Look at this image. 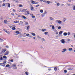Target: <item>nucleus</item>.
Returning <instances> with one entry per match:
<instances>
[{"instance_id":"1","label":"nucleus","mask_w":75,"mask_h":75,"mask_svg":"<svg viewBox=\"0 0 75 75\" xmlns=\"http://www.w3.org/2000/svg\"><path fill=\"white\" fill-rule=\"evenodd\" d=\"M11 67H15V68H14V69H16L17 68V67H16V65L15 64H13L12 65H11Z\"/></svg>"},{"instance_id":"2","label":"nucleus","mask_w":75,"mask_h":75,"mask_svg":"<svg viewBox=\"0 0 75 75\" xmlns=\"http://www.w3.org/2000/svg\"><path fill=\"white\" fill-rule=\"evenodd\" d=\"M60 42L62 44H65V40L64 39H62L60 40Z\"/></svg>"},{"instance_id":"3","label":"nucleus","mask_w":75,"mask_h":75,"mask_svg":"<svg viewBox=\"0 0 75 75\" xmlns=\"http://www.w3.org/2000/svg\"><path fill=\"white\" fill-rule=\"evenodd\" d=\"M4 23L6 24H7L8 23H10L9 21H8L7 20H5L4 21Z\"/></svg>"},{"instance_id":"4","label":"nucleus","mask_w":75,"mask_h":75,"mask_svg":"<svg viewBox=\"0 0 75 75\" xmlns=\"http://www.w3.org/2000/svg\"><path fill=\"white\" fill-rule=\"evenodd\" d=\"M9 54V51H7L4 54V55H7L8 54Z\"/></svg>"},{"instance_id":"5","label":"nucleus","mask_w":75,"mask_h":75,"mask_svg":"<svg viewBox=\"0 0 75 75\" xmlns=\"http://www.w3.org/2000/svg\"><path fill=\"white\" fill-rule=\"evenodd\" d=\"M56 22L58 23L59 24H61V23H62V22L60 20H57L56 21Z\"/></svg>"},{"instance_id":"6","label":"nucleus","mask_w":75,"mask_h":75,"mask_svg":"<svg viewBox=\"0 0 75 75\" xmlns=\"http://www.w3.org/2000/svg\"><path fill=\"white\" fill-rule=\"evenodd\" d=\"M6 49H3L2 50V53H4L6 51Z\"/></svg>"},{"instance_id":"7","label":"nucleus","mask_w":75,"mask_h":75,"mask_svg":"<svg viewBox=\"0 0 75 75\" xmlns=\"http://www.w3.org/2000/svg\"><path fill=\"white\" fill-rule=\"evenodd\" d=\"M49 20L50 21H53V20H54V19L52 17H50L49 18Z\"/></svg>"},{"instance_id":"8","label":"nucleus","mask_w":75,"mask_h":75,"mask_svg":"<svg viewBox=\"0 0 75 75\" xmlns=\"http://www.w3.org/2000/svg\"><path fill=\"white\" fill-rule=\"evenodd\" d=\"M0 65L3 66V67H5V64H4V63H0Z\"/></svg>"},{"instance_id":"9","label":"nucleus","mask_w":75,"mask_h":75,"mask_svg":"<svg viewBox=\"0 0 75 75\" xmlns=\"http://www.w3.org/2000/svg\"><path fill=\"white\" fill-rule=\"evenodd\" d=\"M30 8H31V10H34V7L33 6L31 5L30 6Z\"/></svg>"},{"instance_id":"10","label":"nucleus","mask_w":75,"mask_h":75,"mask_svg":"<svg viewBox=\"0 0 75 75\" xmlns=\"http://www.w3.org/2000/svg\"><path fill=\"white\" fill-rule=\"evenodd\" d=\"M26 13H27V14L25 13V15H26V16H27L28 15V14H30V11H27L26 12Z\"/></svg>"},{"instance_id":"11","label":"nucleus","mask_w":75,"mask_h":75,"mask_svg":"<svg viewBox=\"0 0 75 75\" xmlns=\"http://www.w3.org/2000/svg\"><path fill=\"white\" fill-rule=\"evenodd\" d=\"M27 11V9H25L23 10L22 11V12H25V11Z\"/></svg>"},{"instance_id":"12","label":"nucleus","mask_w":75,"mask_h":75,"mask_svg":"<svg viewBox=\"0 0 75 75\" xmlns=\"http://www.w3.org/2000/svg\"><path fill=\"white\" fill-rule=\"evenodd\" d=\"M63 35L64 36H66V35H68V33H63Z\"/></svg>"},{"instance_id":"13","label":"nucleus","mask_w":75,"mask_h":75,"mask_svg":"<svg viewBox=\"0 0 75 75\" xmlns=\"http://www.w3.org/2000/svg\"><path fill=\"white\" fill-rule=\"evenodd\" d=\"M66 51V49H64L63 50L62 52H63V53H64V52H65Z\"/></svg>"},{"instance_id":"14","label":"nucleus","mask_w":75,"mask_h":75,"mask_svg":"<svg viewBox=\"0 0 75 75\" xmlns=\"http://www.w3.org/2000/svg\"><path fill=\"white\" fill-rule=\"evenodd\" d=\"M46 3L48 4H50V3H51L50 1H46Z\"/></svg>"},{"instance_id":"15","label":"nucleus","mask_w":75,"mask_h":75,"mask_svg":"<svg viewBox=\"0 0 75 75\" xmlns=\"http://www.w3.org/2000/svg\"><path fill=\"white\" fill-rule=\"evenodd\" d=\"M13 23H19V21L18 22L17 21H16L13 22Z\"/></svg>"},{"instance_id":"16","label":"nucleus","mask_w":75,"mask_h":75,"mask_svg":"<svg viewBox=\"0 0 75 75\" xmlns=\"http://www.w3.org/2000/svg\"><path fill=\"white\" fill-rule=\"evenodd\" d=\"M31 34L33 36H35V34L34 33H31Z\"/></svg>"},{"instance_id":"17","label":"nucleus","mask_w":75,"mask_h":75,"mask_svg":"<svg viewBox=\"0 0 75 75\" xmlns=\"http://www.w3.org/2000/svg\"><path fill=\"white\" fill-rule=\"evenodd\" d=\"M51 26H52V28L53 30H54V29H55V27H54V26L53 25H51Z\"/></svg>"},{"instance_id":"18","label":"nucleus","mask_w":75,"mask_h":75,"mask_svg":"<svg viewBox=\"0 0 75 75\" xmlns=\"http://www.w3.org/2000/svg\"><path fill=\"white\" fill-rule=\"evenodd\" d=\"M6 4H8V7L10 8V3H7Z\"/></svg>"},{"instance_id":"19","label":"nucleus","mask_w":75,"mask_h":75,"mask_svg":"<svg viewBox=\"0 0 75 75\" xmlns=\"http://www.w3.org/2000/svg\"><path fill=\"white\" fill-rule=\"evenodd\" d=\"M3 58L5 59H7V57L6 56H3Z\"/></svg>"},{"instance_id":"20","label":"nucleus","mask_w":75,"mask_h":75,"mask_svg":"<svg viewBox=\"0 0 75 75\" xmlns=\"http://www.w3.org/2000/svg\"><path fill=\"white\" fill-rule=\"evenodd\" d=\"M31 2L32 4H34L35 3V1H33V0H31Z\"/></svg>"},{"instance_id":"21","label":"nucleus","mask_w":75,"mask_h":75,"mask_svg":"<svg viewBox=\"0 0 75 75\" xmlns=\"http://www.w3.org/2000/svg\"><path fill=\"white\" fill-rule=\"evenodd\" d=\"M13 1H14L16 2V3H18V0H13Z\"/></svg>"},{"instance_id":"22","label":"nucleus","mask_w":75,"mask_h":75,"mask_svg":"<svg viewBox=\"0 0 75 75\" xmlns=\"http://www.w3.org/2000/svg\"><path fill=\"white\" fill-rule=\"evenodd\" d=\"M22 18H24V19H27V18H26L25 16H23L22 17Z\"/></svg>"},{"instance_id":"23","label":"nucleus","mask_w":75,"mask_h":75,"mask_svg":"<svg viewBox=\"0 0 75 75\" xmlns=\"http://www.w3.org/2000/svg\"><path fill=\"white\" fill-rule=\"evenodd\" d=\"M6 33H7L8 34V35H10V32H8V31H7Z\"/></svg>"},{"instance_id":"24","label":"nucleus","mask_w":75,"mask_h":75,"mask_svg":"<svg viewBox=\"0 0 75 75\" xmlns=\"http://www.w3.org/2000/svg\"><path fill=\"white\" fill-rule=\"evenodd\" d=\"M6 33H7L8 34V35H10V32H8V31H7Z\"/></svg>"},{"instance_id":"25","label":"nucleus","mask_w":75,"mask_h":75,"mask_svg":"<svg viewBox=\"0 0 75 75\" xmlns=\"http://www.w3.org/2000/svg\"><path fill=\"white\" fill-rule=\"evenodd\" d=\"M23 22L21 21L20 23H19V25H21V24H23Z\"/></svg>"},{"instance_id":"26","label":"nucleus","mask_w":75,"mask_h":75,"mask_svg":"<svg viewBox=\"0 0 75 75\" xmlns=\"http://www.w3.org/2000/svg\"><path fill=\"white\" fill-rule=\"evenodd\" d=\"M15 33H16V34H20V32L18 31H16L15 32Z\"/></svg>"},{"instance_id":"27","label":"nucleus","mask_w":75,"mask_h":75,"mask_svg":"<svg viewBox=\"0 0 75 75\" xmlns=\"http://www.w3.org/2000/svg\"><path fill=\"white\" fill-rule=\"evenodd\" d=\"M44 16H45V13H43L42 14L41 16L42 17H44Z\"/></svg>"},{"instance_id":"28","label":"nucleus","mask_w":75,"mask_h":75,"mask_svg":"<svg viewBox=\"0 0 75 75\" xmlns=\"http://www.w3.org/2000/svg\"><path fill=\"white\" fill-rule=\"evenodd\" d=\"M48 32H46L45 33H44V34L45 35H47V34H48Z\"/></svg>"},{"instance_id":"29","label":"nucleus","mask_w":75,"mask_h":75,"mask_svg":"<svg viewBox=\"0 0 75 75\" xmlns=\"http://www.w3.org/2000/svg\"><path fill=\"white\" fill-rule=\"evenodd\" d=\"M67 40L68 42H69V41H72V40H71V39H67Z\"/></svg>"},{"instance_id":"30","label":"nucleus","mask_w":75,"mask_h":75,"mask_svg":"<svg viewBox=\"0 0 75 75\" xmlns=\"http://www.w3.org/2000/svg\"><path fill=\"white\" fill-rule=\"evenodd\" d=\"M72 48H69V51H72Z\"/></svg>"},{"instance_id":"31","label":"nucleus","mask_w":75,"mask_h":75,"mask_svg":"<svg viewBox=\"0 0 75 75\" xmlns=\"http://www.w3.org/2000/svg\"><path fill=\"white\" fill-rule=\"evenodd\" d=\"M40 13H43V10L41 9L40 10Z\"/></svg>"},{"instance_id":"32","label":"nucleus","mask_w":75,"mask_h":75,"mask_svg":"<svg viewBox=\"0 0 75 75\" xmlns=\"http://www.w3.org/2000/svg\"><path fill=\"white\" fill-rule=\"evenodd\" d=\"M25 25H28V22H25Z\"/></svg>"},{"instance_id":"33","label":"nucleus","mask_w":75,"mask_h":75,"mask_svg":"<svg viewBox=\"0 0 75 75\" xmlns=\"http://www.w3.org/2000/svg\"><path fill=\"white\" fill-rule=\"evenodd\" d=\"M12 30H16V28L14 27H13L12 28Z\"/></svg>"},{"instance_id":"34","label":"nucleus","mask_w":75,"mask_h":75,"mask_svg":"<svg viewBox=\"0 0 75 75\" xmlns=\"http://www.w3.org/2000/svg\"><path fill=\"white\" fill-rule=\"evenodd\" d=\"M27 30H28L30 29V26H28L27 27Z\"/></svg>"},{"instance_id":"35","label":"nucleus","mask_w":75,"mask_h":75,"mask_svg":"<svg viewBox=\"0 0 75 75\" xmlns=\"http://www.w3.org/2000/svg\"><path fill=\"white\" fill-rule=\"evenodd\" d=\"M67 5L68 6H71V4H67Z\"/></svg>"},{"instance_id":"36","label":"nucleus","mask_w":75,"mask_h":75,"mask_svg":"<svg viewBox=\"0 0 75 75\" xmlns=\"http://www.w3.org/2000/svg\"><path fill=\"white\" fill-rule=\"evenodd\" d=\"M10 66V65L9 64H7L6 65V67H8Z\"/></svg>"},{"instance_id":"37","label":"nucleus","mask_w":75,"mask_h":75,"mask_svg":"<svg viewBox=\"0 0 75 75\" xmlns=\"http://www.w3.org/2000/svg\"><path fill=\"white\" fill-rule=\"evenodd\" d=\"M62 34V31H61L59 32V34L61 35Z\"/></svg>"},{"instance_id":"38","label":"nucleus","mask_w":75,"mask_h":75,"mask_svg":"<svg viewBox=\"0 0 75 75\" xmlns=\"http://www.w3.org/2000/svg\"><path fill=\"white\" fill-rule=\"evenodd\" d=\"M45 30H46V29H43L42 30V31L44 32V31H45Z\"/></svg>"},{"instance_id":"39","label":"nucleus","mask_w":75,"mask_h":75,"mask_svg":"<svg viewBox=\"0 0 75 75\" xmlns=\"http://www.w3.org/2000/svg\"><path fill=\"white\" fill-rule=\"evenodd\" d=\"M25 74L26 75H28V73L27 72H25Z\"/></svg>"},{"instance_id":"40","label":"nucleus","mask_w":75,"mask_h":75,"mask_svg":"<svg viewBox=\"0 0 75 75\" xmlns=\"http://www.w3.org/2000/svg\"><path fill=\"white\" fill-rule=\"evenodd\" d=\"M34 4H38V2H36V1H35V3H34Z\"/></svg>"},{"instance_id":"41","label":"nucleus","mask_w":75,"mask_h":75,"mask_svg":"<svg viewBox=\"0 0 75 75\" xmlns=\"http://www.w3.org/2000/svg\"><path fill=\"white\" fill-rule=\"evenodd\" d=\"M11 16H14V14L13 13H11Z\"/></svg>"},{"instance_id":"42","label":"nucleus","mask_w":75,"mask_h":75,"mask_svg":"<svg viewBox=\"0 0 75 75\" xmlns=\"http://www.w3.org/2000/svg\"><path fill=\"white\" fill-rule=\"evenodd\" d=\"M73 10H75V6H73Z\"/></svg>"},{"instance_id":"43","label":"nucleus","mask_w":75,"mask_h":75,"mask_svg":"<svg viewBox=\"0 0 75 75\" xmlns=\"http://www.w3.org/2000/svg\"><path fill=\"white\" fill-rule=\"evenodd\" d=\"M19 7H23V5L19 4Z\"/></svg>"},{"instance_id":"44","label":"nucleus","mask_w":75,"mask_h":75,"mask_svg":"<svg viewBox=\"0 0 75 75\" xmlns=\"http://www.w3.org/2000/svg\"><path fill=\"white\" fill-rule=\"evenodd\" d=\"M5 6V4L4 3H3L2 5V7H4Z\"/></svg>"},{"instance_id":"45","label":"nucleus","mask_w":75,"mask_h":75,"mask_svg":"<svg viewBox=\"0 0 75 75\" xmlns=\"http://www.w3.org/2000/svg\"><path fill=\"white\" fill-rule=\"evenodd\" d=\"M32 18H35V16H34L33 15V16H32Z\"/></svg>"},{"instance_id":"46","label":"nucleus","mask_w":75,"mask_h":75,"mask_svg":"<svg viewBox=\"0 0 75 75\" xmlns=\"http://www.w3.org/2000/svg\"><path fill=\"white\" fill-rule=\"evenodd\" d=\"M57 6H59V3H57Z\"/></svg>"},{"instance_id":"47","label":"nucleus","mask_w":75,"mask_h":75,"mask_svg":"<svg viewBox=\"0 0 75 75\" xmlns=\"http://www.w3.org/2000/svg\"><path fill=\"white\" fill-rule=\"evenodd\" d=\"M61 26H59L58 27V29H59V30H60V29H61Z\"/></svg>"},{"instance_id":"48","label":"nucleus","mask_w":75,"mask_h":75,"mask_svg":"<svg viewBox=\"0 0 75 75\" xmlns=\"http://www.w3.org/2000/svg\"><path fill=\"white\" fill-rule=\"evenodd\" d=\"M30 16H34V15H33V14L32 13H31L30 14Z\"/></svg>"},{"instance_id":"49","label":"nucleus","mask_w":75,"mask_h":75,"mask_svg":"<svg viewBox=\"0 0 75 75\" xmlns=\"http://www.w3.org/2000/svg\"><path fill=\"white\" fill-rule=\"evenodd\" d=\"M38 38H39L40 39L41 38V37H40V36L38 35Z\"/></svg>"},{"instance_id":"50","label":"nucleus","mask_w":75,"mask_h":75,"mask_svg":"<svg viewBox=\"0 0 75 75\" xmlns=\"http://www.w3.org/2000/svg\"><path fill=\"white\" fill-rule=\"evenodd\" d=\"M54 32H55V33H56V32L57 31V30L56 29L54 30Z\"/></svg>"},{"instance_id":"51","label":"nucleus","mask_w":75,"mask_h":75,"mask_svg":"<svg viewBox=\"0 0 75 75\" xmlns=\"http://www.w3.org/2000/svg\"><path fill=\"white\" fill-rule=\"evenodd\" d=\"M54 70H55V71H57V68L56 67H54Z\"/></svg>"},{"instance_id":"52","label":"nucleus","mask_w":75,"mask_h":75,"mask_svg":"<svg viewBox=\"0 0 75 75\" xmlns=\"http://www.w3.org/2000/svg\"><path fill=\"white\" fill-rule=\"evenodd\" d=\"M41 40H42V41H45V39H44V38H42Z\"/></svg>"},{"instance_id":"53","label":"nucleus","mask_w":75,"mask_h":75,"mask_svg":"<svg viewBox=\"0 0 75 75\" xmlns=\"http://www.w3.org/2000/svg\"><path fill=\"white\" fill-rule=\"evenodd\" d=\"M0 41H3V39L0 38Z\"/></svg>"},{"instance_id":"54","label":"nucleus","mask_w":75,"mask_h":75,"mask_svg":"<svg viewBox=\"0 0 75 75\" xmlns=\"http://www.w3.org/2000/svg\"><path fill=\"white\" fill-rule=\"evenodd\" d=\"M64 72L65 73H67V71L66 70H65Z\"/></svg>"},{"instance_id":"55","label":"nucleus","mask_w":75,"mask_h":75,"mask_svg":"<svg viewBox=\"0 0 75 75\" xmlns=\"http://www.w3.org/2000/svg\"><path fill=\"white\" fill-rule=\"evenodd\" d=\"M26 35L27 37H28V36L29 35V34H26Z\"/></svg>"},{"instance_id":"56","label":"nucleus","mask_w":75,"mask_h":75,"mask_svg":"<svg viewBox=\"0 0 75 75\" xmlns=\"http://www.w3.org/2000/svg\"><path fill=\"white\" fill-rule=\"evenodd\" d=\"M12 10L13 11V12H16V10H15V9H13Z\"/></svg>"},{"instance_id":"57","label":"nucleus","mask_w":75,"mask_h":75,"mask_svg":"<svg viewBox=\"0 0 75 75\" xmlns=\"http://www.w3.org/2000/svg\"><path fill=\"white\" fill-rule=\"evenodd\" d=\"M4 31H5V32H6H6L7 31V30H6V29H3Z\"/></svg>"},{"instance_id":"58","label":"nucleus","mask_w":75,"mask_h":75,"mask_svg":"<svg viewBox=\"0 0 75 75\" xmlns=\"http://www.w3.org/2000/svg\"><path fill=\"white\" fill-rule=\"evenodd\" d=\"M6 48H9V47L8 46H6Z\"/></svg>"},{"instance_id":"59","label":"nucleus","mask_w":75,"mask_h":75,"mask_svg":"<svg viewBox=\"0 0 75 75\" xmlns=\"http://www.w3.org/2000/svg\"><path fill=\"white\" fill-rule=\"evenodd\" d=\"M56 33V34H58V31H57Z\"/></svg>"},{"instance_id":"60","label":"nucleus","mask_w":75,"mask_h":75,"mask_svg":"<svg viewBox=\"0 0 75 75\" xmlns=\"http://www.w3.org/2000/svg\"><path fill=\"white\" fill-rule=\"evenodd\" d=\"M0 60H1V61H2V60H3V58H2V57H1L0 58Z\"/></svg>"},{"instance_id":"61","label":"nucleus","mask_w":75,"mask_h":75,"mask_svg":"<svg viewBox=\"0 0 75 75\" xmlns=\"http://www.w3.org/2000/svg\"><path fill=\"white\" fill-rule=\"evenodd\" d=\"M43 2L44 3H47V1H45V0H44Z\"/></svg>"},{"instance_id":"62","label":"nucleus","mask_w":75,"mask_h":75,"mask_svg":"<svg viewBox=\"0 0 75 75\" xmlns=\"http://www.w3.org/2000/svg\"><path fill=\"white\" fill-rule=\"evenodd\" d=\"M68 35H70V32H68Z\"/></svg>"},{"instance_id":"63","label":"nucleus","mask_w":75,"mask_h":75,"mask_svg":"<svg viewBox=\"0 0 75 75\" xmlns=\"http://www.w3.org/2000/svg\"><path fill=\"white\" fill-rule=\"evenodd\" d=\"M38 6H40V5H38L36 6V7H38Z\"/></svg>"},{"instance_id":"64","label":"nucleus","mask_w":75,"mask_h":75,"mask_svg":"<svg viewBox=\"0 0 75 75\" xmlns=\"http://www.w3.org/2000/svg\"><path fill=\"white\" fill-rule=\"evenodd\" d=\"M51 69H50V68L48 69L49 71H51Z\"/></svg>"}]
</instances>
